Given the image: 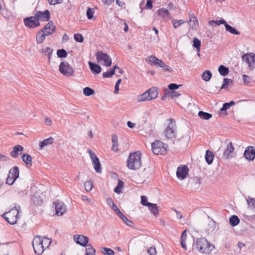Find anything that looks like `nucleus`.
Listing matches in <instances>:
<instances>
[{"mask_svg":"<svg viewBox=\"0 0 255 255\" xmlns=\"http://www.w3.org/2000/svg\"><path fill=\"white\" fill-rule=\"evenodd\" d=\"M193 249L196 250L202 254H209L214 249L213 245L211 244L205 238L197 239L193 242Z\"/></svg>","mask_w":255,"mask_h":255,"instance_id":"obj_1","label":"nucleus"},{"mask_svg":"<svg viewBox=\"0 0 255 255\" xmlns=\"http://www.w3.org/2000/svg\"><path fill=\"white\" fill-rule=\"evenodd\" d=\"M141 152L137 151L130 153L127 160V166L131 170H137L141 166Z\"/></svg>","mask_w":255,"mask_h":255,"instance_id":"obj_2","label":"nucleus"},{"mask_svg":"<svg viewBox=\"0 0 255 255\" xmlns=\"http://www.w3.org/2000/svg\"><path fill=\"white\" fill-rule=\"evenodd\" d=\"M158 88L155 87H151L146 90L144 93L138 96V102H143L154 99L158 96Z\"/></svg>","mask_w":255,"mask_h":255,"instance_id":"obj_3","label":"nucleus"},{"mask_svg":"<svg viewBox=\"0 0 255 255\" xmlns=\"http://www.w3.org/2000/svg\"><path fill=\"white\" fill-rule=\"evenodd\" d=\"M146 61L148 62L150 65H154L162 68L164 71L171 72L173 71L170 66L166 65L163 61L157 58L154 56H148L146 58Z\"/></svg>","mask_w":255,"mask_h":255,"instance_id":"obj_4","label":"nucleus"},{"mask_svg":"<svg viewBox=\"0 0 255 255\" xmlns=\"http://www.w3.org/2000/svg\"><path fill=\"white\" fill-rule=\"evenodd\" d=\"M168 145L160 140H156L151 144L152 152L155 154L164 155L167 152Z\"/></svg>","mask_w":255,"mask_h":255,"instance_id":"obj_5","label":"nucleus"},{"mask_svg":"<svg viewBox=\"0 0 255 255\" xmlns=\"http://www.w3.org/2000/svg\"><path fill=\"white\" fill-rule=\"evenodd\" d=\"M19 211L17 209H11L8 212L3 213L2 215L4 219L10 225H14L16 223Z\"/></svg>","mask_w":255,"mask_h":255,"instance_id":"obj_6","label":"nucleus"},{"mask_svg":"<svg viewBox=\"0 0 255 255\" xmlns=\"http://www.w3.org/2000/svg\"><path fill=\"white\" fill-rule=\"evenodd\" d=\"M170 122L165 130V135L167 138H175L176 135V126L175 121L172 118L169 119Z\"/></svg>","mask_w":255,"mask_h":255,"instance_id":"obj_7","label":"nucleus"},{"mask_svg":"<svg viewBox=\"0 0 255 255\" xmlns=\"http://www.w3.org/2000/svg\"><path fill=\"white\" fill-rule=\"evenodd\" d=\"M95 56L96 57L98 62L104 61V65L107 67H109L112 65V59L107 53H104L101 51H99L96 53Z\"/></svg>","mask_w":255,"mask_h":255,"instance_id":"obj_8","label":"nucleus"},{"mask_svg":"<svg viewBox=\"0 0 255 255\" xmlns=\"http://www.w3.org/2000/svg\"><path fill=\"white\" fill-rule=\"evenodd\" d=\"M59 72L66 76H73L74 70L66 61L61 62L59 67Z\"/></svg>","mask_w":255,"mask_h":255,"instance_id":"obj_9","label":"nucleus"},{"mask_svg":"<svg viewBox=\"0 0 255 255\" xmlns=\"http://www.w3.org/2000/svg\"><path fill=\"white\" fill-rule=\"evenodd\" d=\"M41 243V237L40 236H37L34 238L32 241V246L35 253L38 255H41L44 251Z\"/></svg>","mask_w":255,"mask_h":255,"instance_id":"obj_10","label":"nucleus"},{"mask_svg":"<svg viewBox=\"0 0 255 255\" xmlns=\"http://www.w3.org/2000/svg\"><path fill=\"white\" fill-rule=\"evenodd\" d=\"M23 22L25 26L30 28L37 27L40 25L35 14L33 16H31L24 18Z\"/></svg>","mask_w":255,"mask_h":255,"instance_id":"obj_11","label":"nucleus"},{"mask_svg":"<svg viewBox=\"0 0 255 255\" xmlns=\"http://www.w3.org/2000/svg\"><path fill=\"white\" fill-rule=\"evenodd\" d=\"M35 14L39 22V21H48L50 19V12L48 9L44 11L36 10Z\"/></svg>","mask_w":255,"mask_h":255,"instance_id":"obj_12","label":"nucleus"},{"mask_svg":"<svg viewBox=\"0 0 255 255\" xmlns=\"http://www.w3.org/2000/svg\"><path fill=\"white\" fill-rule=\"evenodd\" d=\"M188 172L189 169L187 165H180L177 168L176 176L178 179L183 180L187 177Z\"/></svg>","mask_w":255,"mask_h":255,"instance_id":"obj_13","label":"nucleus"},{"mask_svg":"<svg viewBox=\"0 0 255 255\" xmlns=\"http://www.w3.org/2000/svg\"><path fill=\"white\" fill-rule=\"evenodd\" d=\"M74 241L82 247H85L87 246L89 239L88 237L82 235H75L74 236Z\"/></svg>","mask_w":255,"mask_h":255,"instance_id":"obj_14","label":"nucleus"},{"mask_svg":"<svg viewBox=\"0 0 255 255\" xmlns=\"http://www.w3.org/2000/svg\"><path fill=\"white\" fill-rule=\"evenodd\" d=\"M244 155L247 159L254 160L255 158V148L252 146H248L246 148Z\"/></svg>","mask_w":255,"mask_h":255,"instance_id":"obj_15","label":"nucleus"},{"mask_svg":"<svg viewBox=\"0 0 255 255\" xmlns=\"http://www.w3.org/2000/svg\"><path fill=\"white\" fill-rule=\"evenodd\" d=\"M234 151V147L232 142H230L227 146V147L223 154V158L225 159H228L232 158L233 156L232 155Z\"/></svg>","mask_w":255,"mask_h":255,"instance_id":"obj_16","label":"nucleus"},{"mask_svg":"<svg viewBox=\"0 0 255 255\" xmlns=\"http://www.w3.org/2000/svg\"><path fill=\"white\" fill-rule=\"evenodd\" d=\"M23 150V147L19 144L14 146L12 150L10 152V155L13 158L18 157V155L20 154Z\"/></svg>","mask_w":255,"mask_h":255,"instance_id":"obj_17","label":"nucleus"},{"mask_svg":"<svg viewBox=\"0 0 255 255\" xmlns=\"http://www.w3.org/2000/svg\"><path fill=\"white\" fill-rule=\"evenodd\" d=\"M89 65L91 72L95 74H99L102 71V67L96 63L89 62Z\"/></svg>","mask_w":255,"mask_h":255,"instance_id":"obj_18","label":"nucleus"},{"mask_svg":"<svg viewBox=\"0 0 255 255\" xmlns=\"http://www.w3.org/2000/svg\"><path fill=\"white\" fill-rule=\"evenodd\" d=\"M55 211L57 215L61 216L66 211L65 206L59 203H55Z\"/></svg>","mask_w":255,"mask_h":255,"instance_id":"obj_19","label":"nucleus"},{"mask_svg":"<svg viewBox=\"0 0 255 255\" xmlns=\"http://www.w3.org/2000/svg\"><path fill=\"white\" fill-rule=\"evenodd\" d=\"M214 158V154L210 150H207L205 155V159L207 163L210 165Z\"/></svg>","mask_w":255,"mask_h":255,"instance_id":"obj_20","label":"nucleus"},{"mask_svg":"<svg viewBox=\"0 0 255 255\" xmlns=\"http://www.w3.org/2000/svg\"><path fill=\"white\" fill-rule=\"evenodd\" d=\"M21 159L22 161L26 164L27 167L32 166V157L29 154L24 153L21 156Z\"/></svg>","mask_w":255,"mask_h":255,"instance_id":"obj_21","label":"nucleus"},{"mask_svg":"<svg viewBox=\"0 0 255 255\" xmlns=\"http://www.w3.org/2000/svg\"><path fill=\"white\" fill-rule=\"evenodd\" d=\"M46 37L45 33L41 29L39 30L36 34V42L38 44L43 42Z\"/></svg>","mask_w":255,"mask_h":255,"instance_id":"obj_22","label":"nucleus"},{"mask_svg":"<svg viewBox=\"0 0 255 255\" xmlns=\"http://www.w3.org/2000/svg\"><path fill=\"white\" fill-rule=\"evenodd\" d=\"M148 209L150 212L155 217L157 216L159 214L158 208L156 204L151 203L148 206Z\"/></svg>","mask_w":255,"mask_h":255,"instance_id":"obj_23","label":"nucleus"},{"mask_svg":"<svg viewBox=\"0 0 255 255\" xmlns=\"http://www.w3.org/2000/svg\"><path fill=\"white\" fill-rule=\"evenodd\" d=\"M9 175L13 177L16 179L18 178L19 175V168L17 166L13 167L10 169L8 173Z\"/></svg>","mask_w":255,"mask_h":255,"instance_id":"obj_24","label":"nucleus"},{"mask_svg":"<svg viewBox=\"0 0 255 255\" xmlns=\"http://www.w3.org/2000/svg\"><path fill=\"white\" fill-rule=\"evenodd\" d=\"M216 229V222L213 220L209 221L208 226L206 228V232L209 234L213 232Z\"/></svg>","mask_w":255,"mask_h":255,"instance_id":"obj_25","label":"nucleus"},{"mask_svg":"<svg viewBox=\"0 0 255 255\" xmlns=\"http://www.w3.org/2000/svg\"><path fill=\"white\" fill-rule=\"evenodd\" d=\"M41 29L43 31L45 30H50L52 31H55L56 26L54 24V22L52 20H51L48 21V22Z\"/></svg>","mask_w":255,"mask_h":255,"instance_id":"obj_26","label":"nucleus"},{"mask_svg":"<svg viewBox=\"0 0 255 255\" xmlns=\"http://www.w3.org/2000/svg\"><path fill=\"white\" fill-rule=\"evenodd\" d=\"M239 218L235 215H232L229 219V223L233 227L237 226L240 223Z\"/></svg>","mask_w":255,"mask_h":255,"instance_id":"obj_27","label":"nucleus"},{"mask_svg":"<svg viewBox=\"0 0 255 255\" xmlns=\"http://www.w3.org/2000/svg\"><path fill=\"white\" fill-rule=\"evenodd\" d=\"M226 30L229 32L230 33L234 34V35H239L240 34V32L238 31L235 27L231 26L227 22L225 25Z\"/></svg>","mask_w":255,"mask_h":255,"instance_id":"obj_28","label":"nucleus"},{"mask_svg":"<svg viewBox=\"0 0 255 255\" xmlns=\"http://www.w3.org/2000/svg\"><path fill=\"white\" fill-rule=\"evenodd\" d=\"M198 116L202 120H208L212 117V115L209 113H207L202 111L198 112Z\"/></svg>","mask_w":255,"mask_h":255,"instance_id":"obj_29","label":"nucleus"},{"mask_svg":"<svg viewBox=\"0 0 255 255\" xmlns=\"http://www.w3.org/2000/svg\"><path fill=\"white\" fill-rule=\"evenodd\" d=\"M212 77V72L209 70H207L204 71L201 76L202 79L206 82L209 81Z\"/></svg>","mask_w":255,"mask_h":255,"instance_id":"obj_30","label":"nucleus"},{"mask_svg":"<svg viewBox=\"0 0 255 255\" xmlns=\"http://www.w3.org/2000/svg\"><path fill=\"white\" fill-rule=\"evenodd\" d=\"M218 71L221 75H222L223 76H226L229 74V69L228 67L225 66L224 65H221L218 67Z\"/></svg>","mask_w":255,"mask_h":255,"instance_id":"obj_31","label":"nucleus"},{"mask_svg":"<svg viewBox=\"0 0 255 255\" xmlns=\"http://www.w3.org/2000/svg\"><path fill=\"white\" fill-rule=\"evenodd\" d=\"M157 13L158 15L162 17L163 18H166L170 14L168 10L164 8L158 9L157 11Z\"/></svg>","mask_w":255,"mask_h":255,"instance_id":"obj_32","label":"nucleus"},{"mask_svg":"<svg viewBox=\"0 0 255 255\" xmlns=\"http://www.w3.org/2000/svg\"><path fill=\"white\" fill-rule=\"evenodd\" d=\"M53 140L54 138L52 137L45 139L39 143V147L41 148H43L45 146L52 144L53 142Z\"/></svg>","mask_w":255,"mask_h":255,"instance_id":"obj_33","label":"nucleus"},{"mask_svg":"<svg viewBox=\"0 0 255 255\" xmlns=\"http://www.w3.org/2000/svg\"><path fill=\"white\" fill-rule=\"evenodd\" d=\"M93 165H94V168L95 171L97 173H101L102 171L101 169V164L99 161V158L97 159L96 160H94L92 161Z\"/></svg>","mask_w":255,"mask_h":255,"instance_id":"obj_34","label":"nucleus"},{"mask_svg":"<svg viewBox=\"0 0 255 255\" xmlns=\"http://www.w3.org/2000/svg\"><path fill=\"white\" fill-rule=\"evenodd\" d=\"M124 182L121 180H119L118 184L114 189V192L117 194H120L122 192V190L124 186Z\"/></svg>","mask_w":255,"mask_h":255,"instance_id":"obj_35","label":"nucleus"},{"mask_svg":"<svg viewBox=\"0 0 255 255\" xmlns=\"http://www.w3.org/2000/svg\"><path fill=\"white\" fill-rule=\"evenodd\" d=\"M112 143L113 145L112 146V150L116 151L118 150V149L117 148L118 145V137L116 136V134H113L112 136Z\"/></svg>","mask_w":255,"mask_h":255,"instance_id":"obj_36","label":"nucleus"},{"mask_svg":"<svg viewBox=\"0 0 255 255\" xmlns=\"http://www.w3.org/2000/svg\"><path fill=\"white\" fill-rule=\"evenodd\" d=\"M226 22H227L226 21V20L223 18H221L220 20H209L208 22L209 24L210 25H212V26L214 25V24H215L216 25H219L220 24H224V25H225Z\"/></svg>","mask_w":255,"mask_h":255,"instance_id":"obj_37","label":"nucleus"},{"mask_svg":"<svg viewBox=\"0 0 255 255\" xmlns=\"http://www.w3.org/2000/svg\"><path fill=\"white\" fill-rule=\"evenodd\" d=\"M189 24L191 28H196L198 26V20L196 17H192L189 19Z\"/></svg>","mask_w":255,"mask_h":255,"instance_id":"obj_38","label":"nucleus"},{"mask_svg":"<svg viewBox=\"0 0 255 255\" xmlns=\"http://www.w3.org/2000/svg\"><path fill=\"white\" fill-rule=\"evenodd\" d=\"M87 248H86V255H95L96 250L92 246V245L90 244H88L86 246Z\"/></svg>","mask_w":255,"mask_h":255,"instance_id":"obj_39","label":"nucleus"},{"mask_svg":"<svg viewBox=\"0 0 255 255\" xmlns=\"http://www.w3.org/2000/svg\"><path fill=\"white\" fill-rule=\"evenodd\" d=\"M101 252L104 255H114L115 254V252L113 250L106 247L101 248Z\"/></svg>","mask_w":255,"mask_h":255,"instance_id":"obj_40","label":"nucleus"},{"mask_svg":"<svg viewBox=\"0 0 255 255\" xmlns=\"http://www.w3.org/2000/svg\"><path fill=\"white\" fill-rule=\"evenodd\" d=\"M40 52L48 56L49 62L50 61L51 56L53 53V49L50 47H47L46 49H41Z\"/></svg>","mask_w":255,"mask_h":255,"instance_id":"obj_41","label":"nucleus"},{"mask_svg":"<svg viewBox=\"0 0 255 255\" xmlns=\"http://www.w3.org/2000/svg\"><path fill=\"white\" fill-rule=\"evenodd\" d=\"M41 243L42 246L43 247V249H44L45 250L51 244V240L50 239L47 238L46 237L43 238H41Z\"/></svg>","mask_w":255,"mask_h":255,"instance_id":"obj_42","label":"nucleus"},{"mask_svg":"<svg viewBox=\"0 0 255 255\" xmlns=\"http://www.w3.org/2000/svg\"><path fill=\"white\" fill-rule=\"evenodd\" d=\"M193 46L197 50V52H200L201 47V41L197 38L194 37L193 39Z\"/></svg>","mask_w":255,"mask_h":255,"instance_id":"obj_43","label":"nucleus"},{"mask_svg":"<svg viewBox=\"0 0 255 255\" xmlns=\"http://www.w3.org/2000/svg\"><path fill=\"white\" fill-rule=\"evenodd\" d=\"M95 93L94 90L88 87H85L83 89V94L86 96H90L94 94Z\"/></svg>","mask_w":255,"mask_h":255,"instance_id":"obj_44","label":"nucleus"},{"mask_svg":"<svg viewBox=\"0 0 255 255\" xmlns=\"http://www.w3.org/2000/svg\"><path fill=\"white\" fill-rule=\"evenodd\" d=\"M57 55L59 58H66L67 56V52L65 49H60L57 51Z\"/></svg>","mask_w":255,"mask_h":255,"instance_id":"obj_45","label":"nucleus"},{"mask_svg":"<svg viewBox=\"0 0 255 255\" xmlns=\"http://www.w3.org/2000/svg\"><path fill=\"white\" fill-rule=\"evenodd\" d=\"M172 24L173 25V26L174 28L176 29L179 26L183 24L185 22L183 20H175V19H172L171 20Z\"/></svg>","mask_w":255,"mask_h":255,"instance_id":"obj_46","label":"nucleus"},{"mask_svg":"<svg viewBox=\"0 0 255 255\" xmlns=\"http://www.w3.org/2000/svg\"><path fill=\"white\" fill-rule=\"evenodd\" d=\"M144 2V1H142L140 4V9H142L143 7H142V3ZM152 0H147L146 3L145 4V6L143 7V8H147V9H151L153 7L152 5Z\"/></svg>","mask_w":255,"mask_h":255,"instance_id":"obj_47","label":"nucleus"},{"mask_svg":"<svg viewBox=\"0 0 255 255\" xmlns=\"http://www.w3.org/2000/svg\"><path fill=\"white\" fill-rule=\"evenodd\" d=\"M251 63H249V68L251 70H253L255 68V54L251 53Z\"/></svg>","mask_w":255,"mask_h":255,"instance_id":"obj_48","label":"nucleus"},{"mask_svg":"<svg viewBox=\"0 0 255 255\" xmlns=\"http://www.w3.org/2000/svg\"><path fill=\"white\" fill-rule=\"evenodd\" d=\"M252 55L251 53L244 54L242 56V59L243 61H245L246 63L248 64L249 66V63H251V56Z\"/></svg>","mask_w":255,"mask_h":255,"instance_id":"obj_49","label":"nucleus"},{"mask_svg":"<svg viewBox=\"0 0 255 255\" xmlns=\"http://www.w3.org/2000/svg\"><path fill=\"white\" fill-rule=\"evenodd\" d=\"M243 79L244 84L245 85H248L252 81V78L248 75L245 74L243 75Z\"/></svg>","mask_w":255,"mask_h":255,"instance_id":"obj_50","label":"nucleus"},{"mask_svg":"<svg viewBox=\"0 0 255 255\" xmlns=\"http://www.w3.org/2000/svg\"><path fill=\"white\" fill-rule=\"evenodd\" d=\"M182 85H178L175 83H171L168 85V88L169 90V91H175V90L177 89L179 87H180Z\"/></svg>","mask_w":255,"mask_h":255,"instance_id":"obj_51","label":"nucleus"},{"mask_svg":"<svg viewBox=\"0 0 255 255\" xmlns=\"http://www.w3.org/2000/svg\"><path fill=\"white\" fill-rule=\"evenodd\" d=\"M74 39L76 41L82 43L84 41V37L79 33L75 34L74 35Z\"/></svg>","mask_w":255,"mask_h":255,"instance_id":"obj_52","label":"nucleus"},{"mask_svg":"<svg viewBox=\"0 0 255 255\" xmlns=\"http://www.w3.org/2000/svg\"><path fill=\"white\" fill-rule=\"evenodd\" d=\"M141 205L144 206H148L150 205L151 203L148 202L147 200V198L145 196H141Z\"/></svg>","mask_w":255,"mask_h":255,"instance_id":"obj_53","label":"nucleus"},{"mask_svg":"<svg viewBox=\"0 0 255 255\" xmlns=\"http://www.w3.org/2000/svg\"><path fill=\"white\" fill-rule=\"evenodd\" d=\"M94 13V11L93 10V9L91 8V7H88L86 11L87 18L89 19H92L93 17Z\"/></svg>","mask_w":255,"mask_h":255,"instance_id":"obj_54","label":"nucleus"},{"mask_svg":"<svg viewBox=\"0 0 255 255\" xmlns=\"http://www.w3.org/2000/svg\"><path fill=\"white\" fill-rule=\"evenodd\" d=\"M84 187L87 191H90L93 188V184L91 181H87L85 182Z\"/></svg>","mask_w":255,"mask_h":255,"instance_id":"obj_55","label":"nucleus"},{"mask_svg":"<svg viewBox=\"0 0 255 255\" xmlns=\"http://www.w3.org/2000/svg\"><path fill=\"white\" fill-rule=\"evenodd\" d=\"M16 180V178H13V177L11 176V175H8L6 180V183L9 185H12Z\"/></svg>","mask_w":255,"mask_h":255,"instance_id":"obj_56","label":"nucleus"},{"mask_svg":"<svg viewBox=\"0 0 255 255\" xmlns=\"http://www.w3.org/2000/svg\"><path fill=\"white\" fill-rule=\"evenodd\" d=\"M230 83H233V80L230 79L224 78L221 89H225Z\"/></svg>","mask_w":255,"mask_h":255,"instance_id":"obj_57","label":"nucleus"},{"mask_svg":"<svg viewBox=\"0 0 255 255\" xmlns=\"http://www.w3.org/2000/svg\"><path fill=\"white\" fill-rule=\"evenodd\" d=\"M122 82V79H119L117 80L115 85V94H118L119 91V85Z\"/></svg>","mask_w":255,"mask_h":255,"instance_id":"obj_58","label":"nucleus"},{"mask_svg":"<svg viewBox=\"0 0 255 255\" xmlns=\"http://www.w3.org/2000/svg\"><path fill=\"white\" fill-rule=\"evenodd\" d=\"M147 253L149 255H156V251L155 247H151L147 250Z\"/></svg>","mask_w":255,"mask_h":255,"instance_id":"obj_59","label":"nucleus"},{"mask_svg":"<svg viewBox=\"0 0 255 255\" xmlns=\"http://www.w3.org/2000/svg\"><path fill=\"white\" fill-rule=\"evenodd\" d=\"M88 152L89 153V155H90V158L92 160V161L94 160H96L98 158V157L97 156V155L95 154V153L91 150H89L88 151Z\"/></svg>","mask_w":255,"mask_h":255,"instance_id":"obj_60","label":"nucleus"},{"mask_svg":"<svg viewBox=\"0 0 255 255\" xmlns=\"http://www.w3.org/2000/svg\"><path fill=\"white\" fill-rule=\"evenodd\" d=\"M169 95H170L171 97L172 98L178 97L179 96H180V94L175 91H170V93H169Z\"/></svg>","mask_w":255,"mask_h":255,"instance_id":"obj_61","label":"nucleus"},{"mask_svg":"<svg viewBox=\"0 0 255 255\" xmlns=\"http://www.w3.org/2000/svg\"><path fill=\"white\" fill-rule=\"evenodd\" d=\"M248 203L249 205H251L253 208H255V199L253 198H249Z\"/></svg>","mask_w":255,"mask_h":255,"instance_id":"obj_62","label":"nucleus"},{"mask_svg":"<svg viewBox=\"0 0 255 255\" xmlns=\"http://www.w3.org/2000/svg\"><path fill=\"white\" fill-rule=\"evenodd\" d=\"M123 222H125L128 226L130 227H133V223L132 221L128 220L127 217L123 220Z\"/></svg>","mask_w":255,"mask_h":255,"instance_id":"obj_63","label":"nucleus"},{"mask_svg":"<svg viewBox=\"0 0 255 255\" xmlns=\"http://www.w3.org/2000/svg\"><path fill=\"white\" fill-rule=\"evenodd\" d=\"M230 108L228 103H225L223 104L222 108L220 109V111L222 112L226 111L228 109Z\"/></svg>","mask_w":255,"mask_h":255,"instance_id":"obj_64","label":"nucleus"}]
</instances>
